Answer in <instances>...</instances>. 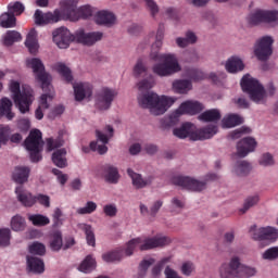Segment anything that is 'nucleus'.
<instances>
[{"instance_id": "nucleus-12", "label": "nucleus", "mask_w": 278, "mask_h": 278, "mask_svg": "<svg viewBox=\"0 0 278 278\" xmlns=\"http://www.w3.org/2000/svg\"><path fill=\"white\" fill-rule=\"evenodd\" d=\"M117 92L114 89L104 87L96 94V108L101 111L110 110L112 103L117 97Z\"/></svg>"}, {"instance_id": "nucleus-7", "label": "nucleus", "mask_w": 278, "mask_h": 278, "mask_svg": "<svg viewBox=\"0 0 278 278\" xmlns=\"http://www.w3.org/2000/svg\"><path fill=\"white\" fill-rule=\"evenodd\" d=\"M10 91L21 114H27L29 108H31V103H34V90L29 87H23L21 92V84L13 80L10 84Z\"/></svg>"}, {"instance_id": "nucleus-24", "label": "nucleus", "mask_w": 278, "mask_h": 278, "mask_svg": "<svg viewBox=\"0 0 278 278\" xmlns=\"http://www.w3.org/2000/svg\"><path fill=\"white\" fill-rule=\"evenodd\" d=\"M46 93L41 94L40 100H39V108L35 111V116L37 121H42L45 118V113H42V110H49V102H47V99H53V92L45 91Z\"/></svg>"}, {"instance_id": "nucleus-59", "label": "nucleus", "mask_w": 278, "mask_h": 278, "mask_svg": "<svg viewBox=\"0 0 278 278\" xmlns=\"http://www.w3.org/2000/svg\"><path fill=\"white\" fill-rule=\"evenodd\" d=\"M180 270L182 275H185L186 277H190V275H192V271L194 270V263L190 261L182 263Z\"/></svg>"}, {"instance_id": "nucleus-43", "label": "nucleus", "mask_w": 278, "mask_h": 278, "mask_svg": "<svg viewBox=\"0 0 278 278\" xmlns=\"http://www.w3.org/2000/svg\"><path fill=\"white\" fill-rule=\"evenodd\" d=\"M235 173L238 177H244L251 173V164L247 161H239L235 165Z\"/></svg>"}, {"instance_id": "nucleus-9", "label": "nucleus", "mask_w": 278, "mask_h": 278, "mask_svg": "<svg viewBox=\"0 0 278 278\" xmlns=\"http://www.w3.org/2000/svg\"><path fill=\"white\" fill-rule=\"evenodd\" d=\"M241 88L254 103H266V89L260 84V80L251 77V75L247 74L242 77Z\"/></svg>"}, {"instance_id": "nucleus-16", "label": "nucleus", "mask_w": 278, "mask_h": 278, "mask_svg": "<svg viewBox=\"0 0 278 278\" xmlns=\"http://www.w3.org/2000/svg\"><path fill=\"white\" fill-rule=\"evenodd\" d=\"M250 25H260V23H275L278 25V11H256L249 15Z\"/></svg>"}, {"instance_id": "nucleus-1", "label": "nucleus", "mask_w": 278, "mask_h": 278, "mask_svg": "<svg viewBox=\"0 0 278 278\" xmlns=\"http://www.w3.org/2000/svg\"><path fill=\"white\" fill-rule=\"evenodd\" d=\"M77 0H61L60 9L53 12L42 13L37 9L34 14L36 25H51L60 21H79V18H90L92 16V7L84 5L77 10Z\"/></svg>"}, {"instance_id": "nucleus-18", "label": "nucleus", "mask_w": 278, "mask_h": 278, "mask_svg": "<svg viewBox=\"0 0 278 278\" xmlns=\"http://www.w3.org/2000/svg\"><path fill=\"white\" fill-rule=\"evenodd\" d=\"M240 264V258L235 256L230 260V263H224L219 267L220 278H238V266Z\"/></svg>"}, {"instance_id": "nucleus-57", "label": "nucleus", "mask_w": 278, "mask_h": 278, "mask_svg": "<svg viewBox=\"0 0 278 278\" xmlns=\"http://www.w3.org/2000/svg\"><path fill=\"white\" fill-rule=\"evenodd\" d=\"M103 213L105 216H109V218H114V216L118 214V208L116 207V204H106L103 206Z\"/></svg>"}, {"instance_id": "nucleus-49", "label": "nucleus", "mask_w": 278, "mask_h": 278, "mask_svg": "<svg viewBox=\"0 0 278 278\" xmlns=\"http://www.w3.org/2000/svg\"><path fill=\"white\" fill-rule=\"evenodd\" d=\"M12 239V231L10 228L0 229V247H10V240Z\"/></svg>"}, {"instance_id": "nucleus-52", "label": "nucleus", "mask_w": 278, "mask_h": 278, "mask_svg": "<svg viewBox=\"0 0 278 278\" xmlns=\"http://www.w3.org/2000/svg\"><path fill=\"white\" fill-rule=\"evenodd\" d=\"M170 262V257L162 258L153 268H152V277L157 278L162 275V269L164 268V264H168Z\"/></svg>"}, {"instance_id": "nucleus-51", "label": "nucleus", "mask_w": 278, "mask_h": 278, "mask_svg": "<svg viewBox=\"0 0 278 278\" xmlns=\"http://www.w3.org/2000/svg\"><path fill=\"white\" fill-rule=\"evenodd\" d=\"M8 10L10 13L15 14V16H21L22 13L25 12V5H23V3H21L20 1H16L14 3H10L8 5Z\"/></svg>"}, {"instance_id": "nucleus-46", "label": "nucleus", "mask_w": 278, "mask_h": 278, "mask_svg": "<svg viewBox=\"0 0 278 278\" xmlns=\"http://www.w3.org/2000/svg\"><path fill=\"white\" fill-rule=\"evenodd\" d=\"M260 203V197L258 195H251L248 197L243 203V207L239 210L241 214H247L251 207L257 205Z\"/></svg>"}, {"instance_id": "nucleus-55", "label": "nucleus", "mask_w": 278, "mask_h": 278, "mask_svg": "<svg viewBox=\"0 0 278 278\" xmlns=\"http://www.w3.org/2000/svg\"><path fill=\"white\" fill-rule=\"evenodd\" d=\"M35 203H38L43 207H51V198L47 194L39 193L35 195Z\"/></svg>"}, {"instance_id": "nucleus-20", "label": "nucleus", "mask_w": 278, "mask_h": 278, "mask_svg": "<svg viewBox=\"0 0 278 278\" xmlns=\"http://www.w3.org/2000/svg\"><path fill=\"white\" fill-rule=\"evenodd\" d=\"M99 173L104 178L106 184H118L121 180V174L118 173V167L112 164H104L100 167Z\"/></svg>"}, {"instance_id": "nucleus-29", "label": "nucleus", "mask_w": 278, "mask_h": 278, "mask_svg": "<svg viewBox=\"0 0 278 278\" xmlns=\"http://www.w3.org/2000/svg\"><path fill=\"white\" fill-rule=\"evenodd\" d=\"M0 116H5L8 121H12L15 116L14 112H12V100L9 98L0 100Z\"/></svg>"}, {"instance_id": "nucleus-15", "label": "nucleus", "mask_w": 278, "mask_h": 278, "mask_svg": "<svg viewBox=\"0 0 278 278\" xmlns=\"http://www.w3.org/2000/svg\"><path fill=\"white\" fill-rule=\"evenodd\" d=\"M105 131L109 132V136L101 132V130H96V136H97L98 140H100V142H102L104 144L99 146L97 143V141H91L90 146H89L91 151H98V153H100V155H105V153H108V147L105 144H108V142H110V138L114 137V127L108 125V126H105Z\"/></svg>"}, {"instance_id": "nucleus-37", "label": "nucleus", "mask_w": 278, "mask_h": 278, "mask_svg": "<svg viewBox=\"0 0 278 278\" xmlns=\"http://www.w3.org/2000/svg\"><path fill=\"white\" fill-rule=\"evenodd\" d=\"M94 268H97V261L94 260V257H92V255H87L85 260L80 263L78 270H80V273L88 274L92 273Z\"/></svg>"}, {"instance_id": "nucleus-36", "label": "nucleus", "mask_w": 278, "mask_h": 278, "mask_svg": "<svg viewBox=\"0 0 278 278\" xmlns=\"http://www.w3.org/2000/svg\"><path fill=\"white\" fill-rule=\"evenodd\" d=\"M62 247H64V242L62 239V232L56 230L50 236V249L51 251H61Z\"/></svg>"}, {"instance_id": "nucleus-62", "label": "nucleus", "mask_w": 278, "mask_h": 278, "mask_svg": "<svg viewBox=\"0 0 278 278\" xmlns=\"http://www.w3.org/2000/svg\"><path fill=\"white\" fill-rule=\"evenodd\" d=\"M9 132H10L9 127L0 126V147L2 144H8V140H10V138L8 137Z\"/></svg>"}, {"instance_id": "nucleus-5", "label": "nucleus", "mask_w": 278, "mask_h": 278, "mask_svg": "<svg viewBox=\"0 0 278 278\" xmlns=\"http://www.w3.org/2000/svg\"><path fill=\"white\" fill-rule=\"evenodd\" d=\"M138 103L140 108L150 110L154 116H161L165 114L168 108L175 103V101L166 96H157L155 92H148L138 97Z\"/></svg>"}, {"instance_id": "nucleus-27", "label": "nucleus", "mask_w": 278, "mask_h": 278, "mask_svg": "<svg viewBox=\"0 0 278 278\" xmlns=\"http://www.w3.org/2000/svg\"><path fill=\"white\" fill-rule=\"evenodd\" d=\"M25 47L28 48L29 53L33 55L38 53V31H36V28L30 29L28 33L25 40Z\"/></svg>"}, {"instance_id": "nucleus-17", "label": "nucleus", "mask_w": 278, "mask_h": 278, "mask_svg": "<svg viewBox=\"0 0 278 278\" xmlns=\"http://www.w3.org/2000/svg\"><path fill=\"white\" fill-rule=\"evenodd\" d=\"M250 233L253 240H267L268 242H275L278 238V229L270 226L257 228V226L254 225L250 228Z\"/></svg>"}, {"instance_id": "nucleus-61", "label": "nucleus", "mask_w": 278, "mask_h": 278, "mask_svg": "<svg viewBox=\"0 0 278 278\" xmlns=\"http://www.w3.org/2000/svg\"><path fill=\"white\" fill-rule=\"evenodd\" d=\"M31 127V122L27 118H22L17 122V128L20 131H23L24 134H27Z\"/></svg>"}, {"instance_id": "nucleus-60", "label": "nucleus", "mask_w": 278, "mask_h": 278, "mask_svg": "<svg viewBox=\"0 0 278 278\" xmlns=\"http://www.w3.org/2000/svg\"><path fill=\"white\" fill-rule=\"evenodd\" d=\"M258 163L261 166H273V164H275V159H273L270 153H265L261 156Z\"/></svg>"}, {"instance_id": "nucleus-34", "label": "nucleus", "mask_w": 278, "mask_h": 278, "mask_svg": "<svg viewBox=\"0 0 278 278\" xmlns=\"http://www.w3.org/2000/svg\"><path fill=\"white\" fill-rule=\"evenodd\" d=\"M243 121L237 114H230L222 119V127L224 129H231V127H237V125H242Z\"/></svg>"}, {"instance_id": "nucleus-47", "label": "nucleus", "mask_w": 278, "mask_h": 278, "mask_svg": "<svg viewBox=\"0 0 278 278\" xmlns=\"http://www.w3.org/2000/svg\"><path fill=\"white\" fill-rule=\"evenodd\" d=\"M28 251L31 255H45L47 253V247L41 242L35 241L28 247Z\"/></svg>"}, {"instance_id": "nucleus-54", "label": "nucleus", "mask_w": 278, "mask_h": 278, "mask_svg": "<svg viewBox=\"0 0 278 278\" xmlns=\"http://www.w3.org/2000/svg\"><path fill=\"white\" fill-rule=\"evenodd\" d=\"M93 212H97V204L93 201H88L85 207L77 210V214L80 215L92 214Z\"/></svg>"}, {"instance_id": "nucleus-19", "label": "nucleus", "mask_w": 278, "mask_h": 278, "mask_svg": "<svg viewBox=\"0 0 278 278\" xmlns=\"http://www.w3.org/2000/svg\"><path fill=\"white\" fill-rule=\"evenodd\" d=\"M257 147V141L253 137H245L237 143L238 157H247L249 153H253Z\"/></svg>"}, {"instance_id": "nucleus-14", "label": "nucleus", "mask_w": 278, "mask_h": 278, "mask_svg": "<svg viewBox=\"0 0 278 278\" xmlns=\"http://www.w3.org/2000/svg\"><path fill=\"white\" fill-rule=\"evenodd\" d=\"M273 37H262L255 45L254 55L261 62H266L273 55Z\"/></svg>"}, {"instance_id": "nucleus-58", "label": "nucleus", "mask_w": 278, "mask_h": 278, "mask_svg": "<svg viewBox=\"0 0 278 278\" xmlns=\"http://www.w3.org/2000/svg\"><path fill=\"white\" fill-rule=\"evenodd\" d=\"M64 142L62 139H53V138H48L47 139V149L48 151H53V149H60Z\"/></svg>"}, {"instance_id": "nucleus-8", "label": "nucleus", "mask_w": 278, "mask_h": 278, "mask_svg": "<svg viewBox=\"0 0 278 278\" xmlns=\"http://www.w3.org/2000/svg\"><path fill=\"white\" fill-rule=\"evenodd\" d=\"M204 106L199 101H186L180 104V106L168 117H165L162 119V125L164 127H174V125H177L179 123L180 116H184V114H189L190 116H194L195 114H200V112H203Z\"/></svg>"}, {"instance_id": "nucleus-13", "label": "nucleus", "mask_w": 278, "mask_h": 278, "mask_svg": "<svg viewBox=\"0 0 278 278\" xmlns=\"http://www.w3.org/2000/svg\"><path fill=\"white\" fill-rule=\"evenodd\" d=\"M174 186H179L182 190H191L192 192H201L205 190V181H199L188 176H174L172 178Z\"/></svg>"}, {"instance_id": "nucleus-10", "label": "nucleus", "mask_w": 278, "mask_h": 278, "mask_svg": "<svg viewBox=\"0 0 278 278\" xmlns=\"http://www.w3.org/2000/svg\"><path fill=\"white\" fill-rule=\"evenodd\" d=\"M42 132L39 129L30 130L28 137L24 141V147L27 151H29L30 162H40L42 160V155L40 151H42Z\"/></svg>"}, {"instance_id": "nucleus-39", "label": "nucleus", "mask_w": 278, "mask_h": 278, "mask_svg": "<svg viewBox=\"0 0 278 278\" xmlns=\"http://www.w3.org/2000/svg\"><path fill=\"white\" fill-rule=\"evenodd\" d=\"M55 71L63 77L64 81L67 84H71L73 81V73L71 72V68L66 66L64 63H56L54 65Z\"/></svg>"}, {"instance_id": "nucleus-63", "label": "nucleus", "mask_w": 278, "mask_h": 278, "mask_svg": "<svg viewBox=\"0 0 278 278\" xmlns=\"http://www.w3.org/2000/svg\"><path fill=\"white\" fill-rule=\"evenodd\" d=\"M62 114H64V105L59 104L56 106H54L51 112L49 113V118H58V116H62Z\"/></svg>"}, {"instance_id": "nucleus-23", "label": "nucleus", "mask_w": 278, "mask_h": 278, "mask_svg": "<svg viewBox=\"0 0 278 278\" xmlns=\"http://www.w3.org/2000/svg\"><path fill=\"white\" fill-rule=\"evenodd\" d=\"M128 176L132 179V186L135 188H147V186H151L153 184V177L149 176L148 178H142V175L135 173L134 169H127Z\"/></svg>"}, {"instance_id": "nucleus-22", "label": "nucleus", "mask_w": 278, "mask_h": 278, "mask_svg": "<svg viewBox=\"0 0 278 278\" xmlns=\"http://www.w3.org/2000/svg\"><path fill=\"white\" fill-rule=\"evenodd\" d=\"M74 94L77 101H84L86 97H92V85L88 83H79L75 85Z\"/></svg>"}, {"instance_id": "nucleus-6", "label": "nucleus", "mask_w": 278, "mask_h": 278, "mask_svg": "<svg viewBox=\"0 0 278 278\" xmlns=\"http://www.w3.org/2000/svg\"><path fill=\"white\" fill-rule=\"evenodd\" d=\"M173 134L176 136V138H180V140L186 138H190V140L193 141L210 140V138H213V136L218 134V126L208 125L204 128L194 130V125L192 123H185L179 128H175Z\"/></svg>"}, {"instance_id": "nucleus-48", "label": "nucleus", "mask_w": 278, "mask_h": 278, "mask_svg": "<svg viewBox=\"0 0 278 278\" xmlns=\"http://www.w3.org/2000/svg\"><path fill=\"white\" fill-rule=\"evenodd\" d=\"M153 86H155V79L153 76H149L138 83V90H140V92H144L147 90H151Z\"/></svg>"}, {"instance_id": "nucleus-2", "label": "nucleus", "mask_w": 278, "mask_h": 278, "mask_svg": "<svg viewBox=\"0 0 278 278\" xmlns=\"http://www.w3.org/2000/svg\"><path fill=\"white\" fill-rule=\"evenodd\" d=\"M162 40H164V24L159 25L156 40L152 45V51L150 53V60L153 62H161L152 66V73L159 77H170V75H175V73L181 71V65L175 54L160 53Z\"/></svg>"}, {"instance_id": "nucleus-56", "label": "nucleus", "mask_w": 278, "mask_h": 278, "mask_svg": "<svg viewBox=\"0 0 278 278\" xmlns=\"http://www.w3.org/2000/svg\"><path fill=\"white\" fill-rule=\"evenodd\" d=\"M147 73V66L142 62V59H138L135 67H134V75L136 77H140L141 75H144Z\"/></svg>"}, {"instance_id": "nucleus-32", "label": "nucleus", "mask_w": 278, "mask_h": 278, "mask_svg": "<svg viewBox=\"0 0 278 278\" xmlns=\"http://www.w3.org/2000/svg\"><path fill=\"white\" fill-rule=\"evenodd\" d=\"M220 118V111H218L217 109L205 111L199 115V119L203 121L204 123H217V121H219Z\"/></svg>"}, {"instance_id": "nucleus-41", "label": "nucleus", "mask_w": 278, "mask_h": 278, "mask_svg": "<svg viewBox=\"0 0 278 278\" xmlns=\"http://www.w3.org/2000/svg\"><path fill=\"white\" fill-rule=\"evenodd\" d=\"M256 273H257V269H255L254 267L242 265L240 264V261H239V265L237 268V277L239 278L255 277Z\"/></svg>"}, {"instance_id": "nucleus-50", "label": "nucleus", "mask_w": 278, "mask_h": 278, "mask_svg": "<svg viewBox=\"0 0 278 278\" xmlns=\"http://www.w3.org/2000/svg\"><path fill=\"white\" fill-rule=\"evenodd\" d=\"M140 1H142V3L146 4L152 18H155V16H157V14L160 13V7L157 5V2H155V0H140Z\"/></svg>"}, {"instance_id": "nucleus-31", "label": "nucleus", "mask_w": 278, "mask_h": 278, "mask_svg": "<svg viewBox=\"0 0 278 278\" xmlns=\"http://www.w3.org/2000/svg\"><path fill=\"white\" fill-rule=\"evenodd\" d=\"M52 162L58 168H66L68 163L66 161V149H59L52 154Z\"/></svg>"}, {"instance_id": "nucleus-44", "label": "nucleus", "mask_w": 278, "mask_h": 278, "mask_svg": "<svg viewBox=\"0 0 278 278\" xmlns=\"http://www.w3.org/2000/svg\"><path fill=\"white\" fill-rule=\"evenodd\" d=\"M186 77L191 79V81H203V79L207 78L203 71L197 68H188L186 71Z\"/></svg>"}, {"instance_id": "nucleus-4", "label": "nucleus", "mask_w": 278, "mask_h": 278, "mask_svg": "<svg viewBox=\"0 0 278 278\" xmlns=\"http://www.w3.org/2000/svg\"><path fill=\"white\" fill-rule=\"evenodd\" d=\"M103 38V33L93 31L86 33L84 28H79L75 34H71V30L66 27L56 28L52 33V40L59 47V49H68L72 42H79L80 45H86L87 47H92L94 42H99Z\"/></svg>"}, {"instance_id": "nucleus-33", "label": "nucleus", "mask_w": 278, "mask_h": 278, "mask_svg": "<svg viewBox=\"0 0 278 278\" xmlns=\"http://www.w3.org/2000/svg\"><path fill=\"white\" fill-rule=\"evenodd\" d=\"M173 88L178 94H187L192 90V81L188 79H179L173 83Z\"/></svg>"}, {"instance_id": "nucleus-21", "label": "nucleus", "mask_w": 278, "mask_h": 278, "mask_svg": "<svg viewBox=\"0 0 278 278\" xmlns=\"http://www.w3.org/2000/svg\"><path fill=\"white\" fill-rule=\"evenodd\" d=\"M15 194L17 201H20L24 207H34V205H36V195H33L31 192L25 190L23 186L16 187Z\"/></svg>"}, {"instance_id": "nucleus-64", "label": "nucleus", "mask_w": 278, "mask_h": 278, "mask_svg": "<svg viewBox=\"0 0 278 278\" xmlns=\"http://www.w3.org/2000/svg\"><path fill=\"white\" fill-rule=\"evenodd\" d=\"M278 257V248H270L266 250L263 254L264 260H277Z\"/></svg>"}, {"instance_id": "nucleus-30", "label": "nucleus", "mask_w": 278, "mask_h": 278, "mask_svg": "<svg viewBox=\"0 0 278 278\" xmlns=\"http://www.w3.org/2000/svg\"><path fill=\"white\" fill-rule=\"evenodd\" d=\"M226 71L228 73H240V71H244V63L242 59L238 56H231L226 62Z\"/></svg>"}, {"instance_id": "nucleus-53", "label": "nucleus", "mask_w": 278, "mask_h": 278, "mask_svg": "<svg viewBox=\"0 0 278 278\" xmlns=\"http://www.w3.org/2000/svg\"><path fill=\"white\" fill-rule=\"evenodd\" d=\"M153 264H155V258L141 261V263L139 264L140 277H144V275H147V271L149 270V268H151V266H153Z\"/></svg>"}, {"instance_id": "nucleus-38", "label": "nucleus", "mask_w": 278, "mask_h": 278, "mask_svg": "<svg viewBox=\"0 0 278 278\" xmlns=\"http://www.w3.org/2000/svg\"><path fill=\"white\" fill-rule=\"evenodd\" d=\"M79 229L85 232L87 244L89 247H97V238L94 237V230H92V226L88 224H80Z\"/></svg>"}, {"instance_id": "nucleus-35", "label": "nucleus", "mask_w": 278, "mask_h": 278, "mask_svg": "<svg viewBox=\"0 0 278 278\" xmlns=\"http://www.w3.org/2000/svg\"><path fill=\"white\" fill-rule=\"evenodd\" d=\"M23 40V36L21 33L16 30H8L3 37V46L12 47L14 42H21Z\"/></svg>"}, {"instance_id": "nucleus-28", "label": "nucleus", "mask_w": 278, "mask_h": 278, "mask_svg": "<svg viewBox=\"0 0 278 278\" xmlns=\"http://www.w3.org/2000/svg\"><path fill=\"white\" fill-rule=\"evenodd\" d=\"M27 266L30 273H37L38 275L45 273V262L36 256H27Z\"/></svg>"}, {"instance_id": "nucleus-11", "label": "nucleus", "mask_w": 278, "mask_h": 278, "mask_svg": "<svg viewBox=\"0 0 278 278\" xmlns=\"http://www.w3.org/2000/svg\"><path fill=\"white\" fill-rule=\"evenodd\" d=\"M26 66L33 68V73L36 75L37 81L41 83V88L43 92H49L52 90L51 86V75L45 71V64L38 58L28 59L26 61Z\"/></svg>"}, {"instance_id": "nucleus-40", "label": "nucleus", "mask_w": 278, "mask_h": 278, "mask_svg": "<svg viewBox=\"0 0 278 278\" xmlns=\"http://www.w3.org/2000/svg\"><path fill=\"white\" fill-rule=\"evenodd\" d=\"M0 25L4 29H10V27H16V16L10 13V11L7 13H3L0 16Z\"/></svg>"}, {"instance_id": "nucleus-3", "label": "nucleus", "mask_w": 278, "mask_h": 278, "mask_svg": "<svg viewBox=\"0 0 278 278\" xmlns=\"http://www.w3.org/2000/svg\"><path fill=\"white\" fill-rule=\"evenodd\" d=\"M170 240L168 237H153V238H142L138 237L131 239L127 244L126 249L114 250L102 254L103 262L108 264L112 262H121L124 257V253L127 257L134 255V251L139 247L140 251H151V249H157V247H166Z\"/></svg>"}, {"instance_id": "nucleus-25", "label": "nucleus", "mask_w": 278, "mask_h": 278, "mask_svg": "<svg viewBox=\"0 0 278 278\" xmlns=\"http://www.w3.org/2000/svg\"><path fill=\"white\" fill-rule=\"evenodd\" d=\"M29 173H31V169L27 166H16L12 174V179L15 181V184H22L27 182L29 179Z\"/></svg>"}, {"instance_id": "nucleus-42", "label": "nucleus", "mask_w": 278, "mask_h": 278, "mask_svg": "<svg viewBox=\"0 0 278 278\" xmlns=\"http://www.w3.org/2000/svg\"><path fill=\"white\" fill-rule=\"evenodd\" d=\"M28 220L35 226V227H47L49 223H51V219L49 217L42 215V214H34L28 216Z\"/></svg>"}, {"instance_id": "nucleus-45", "label": "nucleus", "mask_w": 278, "mask_h": 278, "mask_svg": "<svg viewBox=\"0 0 278 278\" xmlns=\"http://www.w3.org/2000/svg\"><path fill=\"white\" fill-rule=\"evenodd\" d=\"M25 219L21 215H15L11 219V228L13 231H25Z\"/></svg>"}, {"instance_id": "nucleus-26", "label": "nucleus", "mask_w": 278, "mask_h": 278, "mask_svg": "<svg viewBox=\"0 0 278 278\" xmlns=\"http://www.w3.org/2000/svg\"><path fill=\"white\" fill-rule=\"evenodd\" d=\"M96 23L98 25H104L105 27H112L116 23V15L112 12L100 11L96 15Z\"/></svg>"}]
</instances>
